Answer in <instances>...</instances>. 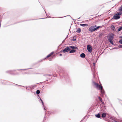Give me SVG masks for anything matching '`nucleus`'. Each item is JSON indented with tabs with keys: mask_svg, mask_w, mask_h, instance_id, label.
Masks as SVG:
<instances>
[{
	"mask_svg": "<svg viewBox=\"0 0 122 122\" xmlns=\"http://www.w3.org/2000/svg\"><path fill=\"white\" fill-rule=\"evenodd\" d=\"M93 83L94 85L96 86L97 88H99V89L101 90V95L102 96V95H104L105 94V92L102 85L100 84V85L98 83L95 82H94Z\"/></svg>",
	"mask_w": 122,
	"mask_h": 122,
	"instance_id": "1",
	"label": "nucleus"
},
{
	"mask_svg": "<svg viewBox=\"0 0 122 122\" xmlns=\"http://www.w3.org/2000/svg\"><path fill=\"white\" fill-rule=\"evenodd\" d=\"M98 99L101 102V104L100 106L101 107V111H102V113L105 112L106 111V108H105V107L104 106V103L103 102H102V99L100 97H98Z\"/></svg>",
	"mask_w": 122,
	"mask_h": 122,
	"instance_id": "2",
	"label": "nucleus"
},
{
	"mask_svg": "<svg viewBox=\"0 0 122 122\" xmlns=\"http://www.w3.org/2000/svg\"><path fill=\"white\" fill-rule=\"evenodd\" d=\"M100 27V26H98L96 27V25H92L89 28L88 30L90 32H93L99 29Z\"/></svg>",
	"mask_w": 122,
	"mask_h": 122,
	"instance_id": "3",
	"label": "nucleus"
},
{
	"mask_svg": "<svg viewBox=\"0 0 122 122\" xmlns=\"http://www.w3.org/2000/svg\"><path fill=\"white\" fill-rule=\"evenodd\" d=\"M87 50L88 51L91 53L92 50V46L90 45H87Z\"/></svg>",
	"mask_w": 122,
	"mask_h": 122,
	"instance_id": "4",
	"label": "nucleus"
},
{
	"mask_svg": "<svg viewBox=\"0 0 122 122\" xmlns=\"http://www.w3.org/2000/svg\"><path fill=\"white\" fill-rule=\"evenodd\" d=\"M70 47H67L66 48L64 49L62 51L64 53L70 50Z\"/></svg>",
	"mask_w": 122,
	"mask_h": 122,
	"instance_id": "5",
	"label": "nucleus"
},
{
	"mask_svg": "<svg viewBox=\"0 0 122 122\" xmlns=\"http://www.w3.org/2000/svg\"><path fill=\"white\" fill-rule=\"evenodd\" d=\"M120 17L118 15L117 13L115 15L113 16V18L115 20H117L119 19Z\"/></svg>",
	"mask_w": 122,
	"mask_h": 122,
	"instance_id": "6",
	"label": "nucleus"
},
{
	"mask_svg": "<svg viewBox=\"0 0 122 122\" xmlns=\"http://www.w3.org/2000/svg\"><path fill=\"white\" fill-rule=\"evenodd\" d=\"M113 38H111L109 37L108 38V41L112 45L114 44L112 41Z\"/></svg>",
	"mask_w": 122,
	"mask_h": 122,
	"instance_id": "7",
	"label": "nucleus"
},
{
	"mask_svg": "<svg viewBox=\"0 0 122 122\" xmlns=\"http://www.w3.org/2000/svg\"><path fill=\"white\" fill-rule=\"evenodd\" d=\"M111 30H112L115 31V27L113 25H112L111 27Z\"/></svg>",
	"mask_w": 122,
	"mask_h": 122,
	"instance_id": "8",
	"label": "nucleus"
},
{
	"mask_svg": "<svg viewBox=\"0 0 122 122\" xmlns=\"http://www.w3.org/2000/svg\"><path fill=\"white\" fill-rule=\"evenodd\" d=\"M107 114L106 113H102V118L105 117H106Z\"/></svg>",
	"mask_w": 122,
	"mask_h": 122,
	"instance_id": "9",
	"label": "nucleus"
},
{
	"mask_svg": "<svg viewBox=\"0 0 122 122\" xmlns=\"http://www.w3.org/2000/svg\"><path fill=\"white\" fill-rule=\"evenodd\" d=\"M80 56L82 58H84L85 56V54L82 53L81 54Z\"/></svg>",
	"mask_w": 122,
	"mask_h": 122,
	"instance_id": "10",
	"label": "nucleus"
},
{
	"mask_svg": "<svg viewBox=\"0 0 122 122\" xmlns=\"http://www.w3.org/2000/svg\"><path fill=\"white\" fill-rule=\"evenodd\" d=\"M70 47H71V48L73 49L74 50L75 49L76 50L77 49V48L76 47H75L74 46H69Z\"/></svg>",
	"mask_w": 122,
	"mask_h": 122,
	"instance_id": "11",
	"label": "nucleus"
},
{
	"mask_svg": "<svg viewBox=\"0 0 122 122\" xmlns=\"http://www.w3.org/2000/svg\"><path fill=\"white\" fill-rule=\"evenodd\" d=\"M114 37V34L112 33L111 34L110 36H109V37L111 38H113Z\"/></svg>",
	"mask_w": 122,
	"mask_h": 122,
	"instance_id": "12",
	"label": "nucleus"
},
{
	"mask_svg": "<svg viewBox=\"0 0 122 122\" xmlns=\"http://www.w3.org/2000/svg\"><path fill=\"white\" fill-rule=\"evenodd\" d=\"M81 31V30L80 28H79L76 31V32L78 33H80Z\"/></svg>",
	"mask_w": 122,
	"mask_h": 122,
	"instance_id": "13",
	"label": "nucleus"
},
{
	"mask_svg": "<svg viewBox=\"0 0 122 122\" xmlns=\"http://www.w3.org/2000/svg\"><path fill=\"white\" fill-rule=\"evenodd\" d=\"M54 53L53 52H51L50 54H49L47 56V57H50Z\"/></svg>",
	"mask_w": 122,
	"mask_h": 122,
	"instance_id": "14",
	"label": "nucleus"
},
{
	"mask_svg": "<svg viewBox=\"0 0 122 122\" xmlns=\"http://www.w3.org/2000/svg\"><path fill=\"white\" fill-rule=\"evenodd\" d=\"M76 51L75 50H74V49H73V50H71L69 52L70 53H73L75 52Z\"/></svg>",
	"mask_w": 122,
	"mask_h": 122,
	"instance_id": "15",
	"label": "nucleus"
},
{
	"mask_svg": "<svg viewBox=\"0 0 122 122\" xmlns=\"http://www.w3.org/2000/svg\"><path fill=\"white\" fill-rule=\"evenodd\" d=\"M95 116L97 117L98 118H100V116L99 113H98L97 115H96Z\"/></svg>",
	"mask_w": 122,
	"mask_h": 122,
	"instance_id": "16",
	"label": "nucleus"
},
{
	"mask_svg": "<svg viewBox=\"0 0 122 122\" xmlns=\"http://www.w3.org/2000/svg\"><path fill=\"white\" fill-rule=\"evenodd\" d=\"M40 100H41V101L42 104V105H43V107H44V110H46V109L45 107H44V103H43L42 101V100L41 98H40Z\"/></svg>",
	"mask_w": 122,
	"mask_h": 122,
	"instance_id": "17",
	"label": "nucleus"
},
{
	"mask_svg": "<svg viewBox=\"0 0 122 122\" xmlns=\"http://www.w3.org/2000/svg\"><path fill=\"white\" fill-rule=\"evenodd\" d=\"M80 25L81 26H83V27H85L86 25H88L84 24H80Z\"/></svg>",
	"mask_w": 122,
	"mask_h": 122,
	"instance_id": "18",
	"label": "nucleus"
},
{
	"mask_svg": "<svg viewBox=\"0 0 122 122\" xmlns=\"http://www.w3.org/2000/svg\"><path fill=\"white\" fill-rule=\"evenodd\" d=\"M117 14L118 15H122V11H120L119 12H117Z\"/></svg>",
	"mask_w": 122,
	"mask_h": 122,
	"instance_id": "19",
	"label": "nucleus"
},
{
	"mask_svg": "<svg viewBox=\"0 0 122 122\" xmlns=\"http://www.w3.org/2000/svg\"><path fill=\"white\" fill-rule=\"evenodd\" d=\"M119 10L120 11H122V5L121 7H120L119 9Z\"/></svg>",
	"mask_w": 122,
	"mask_h": 122,
	"instance_id": "20",
	"label": "nucleus"
},
{
	"mask_svg": "<svg viewBox=\"0 0 122 122\" xmlns=\"http://www.w3.org/2000/svg\"><path fill=\"white\" fill-rule=\"evenodd\" d=\"M40 93V91L39 90H38L36 91V93L37 94H39Z\"/></svg>",
	"mask_w": 122,
	"mask_h": 122,
	"instance_id": "21",
	"label": "nucleus"
},
{
	"mask_svg": "<svg viewBox=\"0 0 122 122\" xmlns=\"http://www.w3.org/2000/svg\"><path fill=\"white\" fill-rule=\"evenodd\" d=\"M122 30V29H121V27H120V28H119L118 30H117V31L118 32H119V31H120V30Z\"/></svg>",
	"mask_w": 122,
	"mask_h": 122,
	"instance_id": "22",
	"label": "nucleus"
},
{
	"mask_svg": "<svg viewBox=\"0 0 122 122\" xmlns=\"http://www.w3.org/2000/svg\"><path fill=\"white\" fill-rule=\"evenodd\" d=\"M119 42L120 43L122 44V39L120 40L119 41Z\"/></svg>",
	"mask_w": 122,
	"mask_h": 122,
	"instance_id": "23",
	"label": "nucleus"
},
{
	"mask_svg": "<svg viewBox=\"0 0 122 122\" xmlns=\"http://www.w3.org/2000/svg\"><path fill=\"white\" fill-rule=\"evenodd\" d=\"M119 48H122V45H120L119 46Z\"/></svg>",
	"mask_w": 122,
	"mask_h": 122,
	"instance_id": "24",
	"label": "nucleus"
},
{
	"mask_svg": "<svg viewBox=\"0 0 122 122\" xmlns=\"http://www.w3.org/2000/svg\"><path fill=\"white\" fill-rule=\"evenodd\" d=\"M93 65L94 67H95V63H93Z\"/></svg>",
	"mask_w": 122,
	"mask_h": 122,
	"instance_id": "25",
	"label": "nucleus"
},
{
	"mask_svg": "<svg viewBox=\"0 0 122 122\" xmlns=\"http://www.w3.org/2000/svg\"><path fill=\"white\" fill-rule=\"evenodd\" d=\"M60 56H61L62 55V54H60Z\"/></svg>",
	"mask_w": 122,
	"mask_h": 122,
	"instance_id": "26",
	"label": "nucleus"
},
{
	"mask_svg": "<svg viewBox=\"0 0 122 122\" xmlns=\"http://www.w3.org/2000/svg\"><path fill=\"white\" fill-rule=\"evenodd\" d=\"M76 39H74V40H73V41H76Z\"/></svg>",
	"mask_w": 122,
	"mask_h": 122,
	"instance_id": "27",
	"label": "nucleus"
},
{
	"mask_svg": "<svg viewBox=\"0 0 122 122\" xmlns=\"http://www.w3.org/2000/svg\"><path fill=\"white\" fill-rule=\"evenodd\" d=\"M121 28L122 30V26L121 27Z\"/></svg>",
	"mask_w": 122,
	"mask_h": 122,
	"instance_id": "28",
	"label": "nucleus"
},
{
	"mask_svg": "<svg viewBox=\"0 0 122 122\" xmlns=\"http://www.w3.org/2000/svg\"><path fill=\"white\" fill-rule=\"evenodd\" d=\"M50 61H51V59H50V60H49Z\"/></svg>",
	"mask_w": 122,
	"mask_h": 122,
	"instance_id": "29",
	"label": "nucleus"
},
{
	"mask_svg": "<svg viewBox=\"0 0 122 122\" xmlns=\"http://www.w3.org/2000/svg\"><path fill=\"white\" fill-rule=\"evenodd\" d=\"M94 75H93V76H94Z\"/></svg>",
	"mask_w": 122,
	"mask_h": 122,
	"instance_id": "30",
	"label": "nucleus"
},
{
	"mask_svg": "<svg viewBox=\"0 0 122 122\" xmlns=\"http://www.w3.org/2000/svg\"><path fill=\"white\" fill-rule=\"evenodd\" d=\"M100 36H101V35H99V36L100 37Z\"/></svg>",
	"mask_w": 122,
	"mask_h": 122,
	"instance_id": "31",
	"label": "nucleus"
},
{
	"mask_svg": "<svg viewBox=\"0 0 122 122\" xmlns=\"http://www.w3.org/2000/svg\"><path fill=\"white\" fill-rule=\"evenodd\" d=\"M100 36H101V35H99V36L100 37Z\"/></svg>",
	"mask_w": 122,
	"mask_h": 122,
	"instance_id": "32",
	"label": "nucleus"
}]
</instances>
